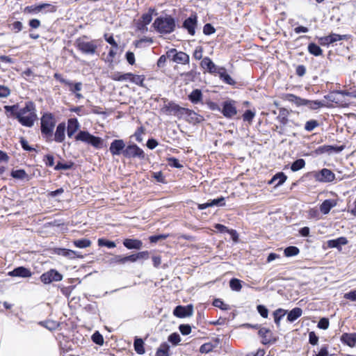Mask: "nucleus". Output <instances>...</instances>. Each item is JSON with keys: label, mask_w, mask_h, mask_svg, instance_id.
Masks as SVG:
<instances>
[{"label": "nucleus", "mask_w": 356, "mask_h": 356, "mask_svg": "<svg viewBox=\"0 0 356 356\" xmlns=\"http://www.w3.org/2000/svg\"><path fill=\"white\" fill-rule=\"evenodd\" d=\"M184 120L188 123L193 125H197L205 120L203 115L198 114L195 111L188 108H186V111L184 115Z\"/></svg>", "instance_id": "obj_19"}, {"label": "nucleus", "mask_w": 356, "mask_h": 356, "mask_svg": "<svg viewBox=\"0 0 356 356\" xmlns=\"http://www.w3.org/2000/svg\"><path fill=\"white\" fill-rule=\"evenodd\" d=\"M284 99L294 104L297 107L307 106L311 110H318L326 106L323 101L309 100L291 93L285 94L284 95Z\"/></svg>", "instance_id": "obj_5"}, {"label": "nucleus", "mask_w": 356, "mask_h": 356, "mask_svg": "<svg viewBox=\"0 0 356 356\" xmlns=\"http://www.w3.org/2000/svg\"><path fill=\"white\" fill-rule=\"evenodd\" d=\"M320 124L316 120H309L305 124V130L311 132L314 131L316 127H319Z\"/></svg>", "instance_id": "obj_56"}, {"label": "nucleus", "mask_w": 356, "mask_h": 356, "mask_svg": "<svg viewBox=\"0 0 356 356\" xmlns=\"http://www.w3.org/2000/svg\"><path fill=\"white\" fill-rule=\"evenodd\" d=\"M149 252L147 250L139 251L131 254H114L107 261V263L111 266H115L117 265H124L127 263H135L138 260L148 259L149 257Z\"/></svg>", "instance_id": "obj_3"}, {"label": "nucleus", "mask_w": 356, "mask_h": 356, "mask_svg": "<svg viewBox=\"0 0 356 356\" xmlns=\"http://www.w3.org/2000/svg\"><path fill=\"white\" fill-rule=\"evenodd\" d=\"M170 236V234H156L149 236L148 239L150 243H156L160 241H163Z\"/></svg>", "instance_id": "obj_49"}, {"label": "nucleus", "mask_w": 356, "mask_h": 356, "mask_svg": "<svg viewBox=\"0 0 356 356\" xmlns=\"http://www.w3.org/2000/svg\"><path fill=\"white\" fill-rule=\"evenodd\" d=\"M255 115L256 112L254 109H247L242 115L243 120L245 122H248L249 124H251L252 123L253 119L255 117Z\"/></svg>", "instance_id": "obj_46"}, {"label": "nucleus", "mask_w": 356, "mask_h": 356, "mask_svg": "<svg viewBox=\"0 0 356 356\" xmlns=\"http://www.w3.org/2000/svg\"><path fill=\"white\" fill-rule=\"evenodd\" d=\"M348 241L345 236H340L337 238L328 240L326 242L328 248H337L338 250H341V247L348 244Z\"/></svg>", "instance_id": "obj_27"}, {"label": "nucleus", "mask_w": 356, "mask_h": 356, "mask_svg": "<svg viewBox=\"0 0 356 356\" xmlns=\"http://www.w3.org/2000/svg\"><path fill=\"white\" fill-rule=\"evenodd\" d=\"M342 344L350 348L356 346V332H343L340 337Z\"/></svg>", "instance_id": "obj_26"}, {"label": "nucleus", "mask_w": 356, "mask_h": 356, "mask_svg": "<svg viewBox=\"0 0 356 356\" xmlns=\"http://www.w3.org/2000/svg\"><path fill=\"white\" fill-rule=\"evenodd\" d=\"M306 162L303 159H297L290 164H287L284 166V169H287L290 165V169L292 172H297L305 168Z\"/></svg>", "instance_id": "obj_37"}, {"label": "nucleus", "mask_w": 356, "mask_h": 356, "mask_svg": "<svg viewBox=\"0 0 356 356\" xmlns=\"http://www.w3.org/2000/svg\"><path fill=\"white\" fill-rule=\"evenodd\" d=\"M51 252L70 259H73V255L75 254L74 250L65 248H54L52 249Z\"/></svg>", "instance_id": "obj_33"}, {"label": "nucleus", "mask_w": 356, "mask_h": 356, "mask_svg": "<svg viewBox=\"0 0 356 356\" xmlns=\"http://www.w3.org/2000/svg\"><path fill=\"white\" fill-rule=\"evenodd\" d=\"M170 346L168 342H163L157 348L156 356H170Z\"/></svg>", "instance_id": "obj_41"}, {"label": "nucleus", "mask_w": 356, "mask_h": 356, "mask_svg": "<svg viewBox=\"0 0 356 356\" xmlns=\"http://www.w3.org/2000/svg\"><path fill=\"white\" fill-rule=\"evenodd\" d=\"M56 126V119L54 113L45 111L40 117V132L42 138L47 143L53 141L54 131Z\"/></svg>", "instance_id": "obj_2"}, {"label": "nucleus", "mask_w": 356, "mask_h": 356, "mask_svg": "<svg viewBox=\"0 0 356 356\" xmlns=\"http://www.w3.org/2000/svg\"><path fill=\"white\" fill-rule=\"evenodd\" d=\"M59 160L56 161V163L54 166V170L56 171H61V170H68L74 169L75 167V163L72 160H65L61 156L57 154Z\"/></svg>", "instance_id": "obj_23"}, {"label": "nucleus", "mask_w": 356, "mask_h": 356, "mask_svg": "<svg viewBox=\"0 0 356 356\" xmlns=\"http://www.w3.org/2000/svg\"><path fill=\"white\" fill-rule=\"evenodd\" d=\"M42 161L46 167L50 168L55 166V157L52 153H48L43 156Z\"/></svg>", "instance_id": "obj_50"}, {"label": "nucleus", "mask_w": 356, "mask_h": 356, "mask_svg": "<svg viewBox=\"0 0 356 356\" xmlns=\"http://www.w3.org/2000/svg\"><path fill=\"white\" fill-rule=\"evenodd\" d=\"M8 275L10 277L27 278L31 277L32 272L30 268L21 266L15 268L11 271H9L8 273Z\"/></svg>", "instance_id": "obj_24"}, {"label": "nucleus", "mask_w": 356, "mask_h": 356, "mask_svg": "<svg viewBox=\"0 0 356 356\" xmlns=\"http://www.w3.org/2000/svg\"><path fill=\"white\" fill-rule=\"evenodd\" d=\"M74 139L76 141H81L90 145L96 149H102L104 144L103 138L90 134L87 130H80L74 136Z\"/></svg>", "instance_id": "obj_6"}, {"label": "nucleus", "mask_w": 356, "mask_h": 356, "mask_svg": "<svg viewBox=\"0 0 356 356\" xmlns=\"http://www.w3.org/2000/svg\"><path fill=\"white\" fill-rule=\"evenodd\" d=\"M168 56L172 62L178 64H188L190 62V56L188 54L178 51L175 48L168 50Z\"/></svg>", "instance_id": "obj_12"}, {"label": "nucleus", "mask_w": 356, "mask_h": 356, "mask_svg": "<svg viewBox=\"0 0 356 356\" xmlns=\"http://www.w3.org/2000/svg\"><path fill=\"white\" fill-rule=\"evenodd\" d=\"M302 314V309L300 307H296L291 310L288 311V313L286 314V321L287 322L292 323L295 322L298 318H300Z\"/></svg>", "instance_id": "obj_34"}, {"label": "nucleus", "mask_w": 356, "mask_h": 356, "mask_svg": "<svg viewBox=\"0 0 356 356\" xmlns=\"http://www.w3.org/2000/svg\"><path fill=\"white\" fill-rule=\"evenodd\" d=\"M134 350L138 355H143L145 353V341L141 337L136 336L134 339Z\"/></svg>", "instance_id": "obj_35"}, {"label": "nucleus", "mask_w": 356, "mask_h": 356, "mask_svg": "<svg viewBox=\"0 0 356 356\" xmlns=\"http://www.w3.org/2000/svg\"><path fill=\"white\" fill-rule=\"evenodd\" d=\"M168 164L171 168L181 169L183 168V165L181 164L179 160L175 157V156H170L167 158Z\"/></svg>", "instance_id": "obj_58"}, {"label": "nucleus", "mask_w": 356, "mask_h": 356, "mask_svg": "<svg viewBox=\"0 0 356 356\" xmlns=\"http://www.w3.org/2000/svg\"><path fill=\"white\" fill-rule=\"evenodd\" d=\"M97 244L99 247H106L108 249H112L116 247L115 241H111L106 238H99L97 241Z\"/></svg>", "instance_id": "obj_47"}, {"label": "nucleus", "mask_w": 356, "mask_h": 356, "mask_svg": "<svg viewBox=\"0 0 356 356\" xmlns=\"http://www.w3.org/2000/svg\"><path fill=\"white\" fill-rule=\"evenodd\" d=\"M318 44L323 47H328L330 44L337 42L335 33H331L328 35L316 37Z\"/></svg>", "instance_id": "obj_32"}, {"label": "nucleus", "mask_w": 356, "mask_h": 356, "mask_svg": "<svg viewBox=\"0 0 356 356\" xmlns=\"http://www.w3.org/2000/svg\"><path fill=\"white\" fill-rule=\"evenodd\" d=\"M243 281L241 280L232 277L229 280V285L230 289L234 291H240L242 288Z\"/></svg>", "instance_id": "obj_48"}, {"label": "nucleus", "mask_w": 356, "mask_h": 356, "mask_svg": "<svg viewBox=\"0 0 356 356\" xmlns=\"http://www.w3.org/2000/svg\"><path fill=\"white\" fill-rule=\"evenodd\" d=\"M286 179L287 176L283 172H278L273 176V180L277 181V182L275 184V188L283 185Z\"/></svg>", "instance_id": "obj_43"}, {"label": "nucleus", "mask_w": 356, "mask_h": 356, "mask_svg": "<svg viewBox=\"0 0 356 356\" xmlns=\"http://www.w3.org/2000/svg\"><path fill=\"white\" fill-rule=\"evenodd\" d=\"M197 13H193L184 20L182 28L186 30L189 35H194L197 26Z\"/></svg>", "instance_id": "obj_16"}, {"label": "nucleus", "mask_w": 356, "mask_h": 356, "mask_svg": "<svg viewBox=\"0 0 356 356\" xmlns=\"http://www.w3.org/2000/svg\"><path fill=\"white\" fill-rule=\"evenodd\" d=\"M291 111L286 108H279V115L276 117L275 120L280 122V130L278 134L282 136L284 134L285 127L289 122V115Z\"/></svg>", "instance_id": "obj_15"}, {"label": "nucleus", "mask_w": 356, "mask_h": 356, "mask_svg": "<svg viewBox=\"0 0 356 356\" xmlns=\"http://www.w3.org/2000/svg\"><path fill=\"white\" fill-rule=\"evenodd\" d=\"M10 177L17 180H26L29 181L31 179V176H29L24 169H13L10 173Z\"/></svg>", "instance_id": "obj_31"}, {"label": "nucleus", "mask_w": 356, "mask_h": 356, "mask_svg": "<svg viewBox=\"0 0 356 356\" xmlns=\"http://www.w3.org/2000/svg\"><path fill=\"white\" fill-rule=\"evenodd\" d=\"M314 356H334V354H330L328 351V345L324 344L321 347L318 353L315 354Z\"/></svg>", "instance_id": "obj_64"}, {"label": "nucleus", "mask_w": 356, "mask_h": 356, "mask_svg": "<svg viewBox=\"0 0 356 356\" xmlns=\"http://www.w3.org/2000/svg\"><path fill=\"white\" fill-rule=\"evenodd\" d=\"M287 313L288 310L282 308H278L273 312L274 322L277 327H280L281 320L284 317L285 315H286Z\"/></svg>", "instance_id": "obj_39"}, {"label": "nucleus", "mask_w": 356, "mask_h": 356, "mask_svg": "<svg viewBox=\"0 0 356 356\" xmlns=\"http://www.w3.org/2000/svg\"><path fill=\"white\" fill-rule=\"evenodd\" d=\"M55 129V131H54L53 141L57 143H63L65 140V134L67 133L66 123L61 122L56 126Z\"/></svg>", "instance_id": "obj_20"}, {"label": "nucleus", "mask_w": 356, "mask_h": 356, "mask_svg": "<svg viewBox=\"0 0 356 356\" xmlns=\"http://www.w3.org/2000/svg\"><path fill=\"white\" fill-rule=\"evenodd\" d=\"M302 178H314L316 181L327 184L335 181L336 175L330 169L323 168L318 170H314L305 173Z\"/></svg>", "instance_id": "obj_7"}, {"label": "nucleus", "mask_w": 356, "mask_h": 356, "mask_svg": "<svg viewBox=\"0 0 356 356\" xmlns=\"http://www.w3.org/2000/svg\"><path fill=\"white\" fill-rule=\"evenodd\" d=\"M23 24L20 21H15L13 23L8 25V28L17 33L20 32L23 29Z\"/></svg>", "instance_id": "obj_61"}, {"label": "nucleus", "mask_w": 356, "mask_h": 356, "mask_svg": "<svg viewBox=\"0 0 356 356\" xmlns=\"http://www.w3.org/2000/svg\"><path fill=\"white\" fill-rule=\"evenodd\" d=\"M126 144L122 139H114L110 144L109 151L112 156H120L122 154L124 156Z\"/></svg>", "instance_id": "obj_18"}, {"label": "nucleus", "mask_w": 356, "mask_h": 356, "mask_svg": "<svg viewBox=\"0 0 356 356\" xmlns=\"http://www.w3.org/2000/svg\"><path fill=\"white\" fill-rule=\"evenodd\" d=\"M320 46L319 44L311 42L307 45V51L311 55L316 57L323 56V51Z\"/></svg>", "instance_id": "obj_38"}, {"label": "nucleus", "mask_w": 356, "mask_h": 356, "mask_svg": "<svg viewBox=\"0 0 356 356\" xmlns=\"http://www.w3.org/2000/svg\"><path fill=\"white\" fill-rule=\"evenodd\" d=\"M73 245L78 248H86L91 245V241L86 238H81L79 239L74 240Z\"/></svg>", "instance_id": "obj_44"}, {"label": "nucleus", "mask_w": 356, "mask_h": 356, "mask_svg": "<svg viewBox=\"0 0 356 356\" xmlns=\"http://www.w3.org/2000/svg\"><path fill=\"white\" fill-rule=\"evenodd\" d=\"M74 46L83 54L86 55H94L97 50V45L94 41H84L81 38L75 40Z\"/></svg>", "instance_id": "obj_9"}, {"label": "nucleus", "mask_w": 356, "mask_h": 356, "mask_svg": "<svg viewBox=\"0 0 356 356\" xmlns=\"http://www.w3.org/2000/svg\"><path fill=\"white\" fill-rule=\"evenodd\" d=\"M188 99L193 104H204L202 90L198 88L193 90L188 95Z\"/></svg>", "instance_id": "obj_30"}, {"label": "nucleus", "mask_w": 356, "mask_h": 356, "mask_svg": "<svg viewBox=\"0 0 356 356\" xmlns=\"http://www.w3.org/2000/svg\"><path fill=\"white\" fill-rule=\"evenodd\" d=\"M300 253V249L295 245H289L284 248V255L286 257H291L298 255Z\"/></svg>", "instance_id": "obj_45"}, {"label": "nucleus", "mask_w": 356, "mask_h": 356, "mask_svg": "<svg viewBox=\"0 0 356 356\" xmlns=\"http://www.w3.org/2000/svg\"><path fill=\"white\" fill-rule=\"evenodd\" d=\"M337 201L334 199H326L322 202L319 207V211L324 215L330 213L331 209L336 207Z\"/></svg>", "instance_id": "obj_29"}, {"label": "nucleus", "mask_w": 356, "mask_h": 356, "mask_svg": "<svg viewBox=\"0 0 356 356\" xmlns=\"http://www.w3.org/2000/svg\"><path fill=\"white\" fill-rule=\"evenodd\" d=\"M186 108L179 106L173 101H169L167 104L163 106L161 111L167 115H171L173 113L174 115L181 118L185 115Z\"/></svg>", "instance_id": "obj_11"}, {"label": "nucleus", "mask_w": 356, "mask_h": 356, "mask_svg": "<svg viewBox=\"0 0 356 356\" xmlns=\"http://www.w3.org/2000/svg\"><path fill=\"white\" fill-rule=\"evenodd\" d=\"M40 12H41L40 8V3L27 6L24 9V13L28 14H38Z\"/></svg>", "instance_id": "obj_59"}, {"label": "nucleus", "mask_w": 356, "mask_h": 356, "mask_svg": "<svg viewBox=\"0 0 356 356\" xmlns=\"http://www.w3.org/2000/svg\"><path fill=\"white\" fill-rule=\"evenodd\" d=\"M212 305L219 308L222 311H227L230 309L229 305L226 304L221 298H216L212 301Z\"/></svg>", "instance_id": "obj_51"}, {"label": "nucleus", "mask_w": 356, "mask_h": 356, "mask_svg": "<svg viewBox=\"0 0 356 356\" xmlns=\"http://www.w3.org/2000/svg\"><path fill=\"white\" fill-rule=\"evenodd\" d=\"M145 79V76L144 75H137L134 74V76L132 80H131V83H133L137 86L140 87H145L144 81Z\"/></svg>", "instance_id": "obj_60"}, {"label": "nucleus", "mask_w": 356, "mask_h": 356, "mask_svg": "<svg viewBox=\"0 0 356 356\" xmlns=\"http://www.w3.org/2000/svg\"><path fill=\"white\" fill-rule=\"evenodd\" d=\"M257 311L262 318H267L268 317L269 310L264 305H257Z\"/></svg>", "instance_id": "obj_63"}, {"label": "nucleus", "mask_w": 356, "mask_h": 356, "mask_svg": "<svg viewBox=\"0 0 356 356\" xmlns=\"http://www.w3.org/2000/svg\"><path fill=\"white\" fill-rule=\"evenodd\" d=\"M172 314L175 316L179 318L189 317L193 314V305L192 304H188L187 305H177L174 308Z\"/></svg>", "instance_id": "obj_17"}, {"label": "nucleus", "mask_w": 356, "mask_h": 356, "mask_svg": "<svg viewBox=\"0 0 356 356\" xmlns=\"http://www.w3.org/2000/svg\"><path fill=\"white\" fill-rule=\"evenodd\" d=\"M92 341L99 346L104 344V340L102 334L99 331H95L91 336Z\"/></svg>", "instance_id": "obj_57"}, {"label": "nucleus", "mask_w": 356, "mask_h": 356, "mask_svg": "<svg viewBox=\"0 0 356 356\" xmlns=\"http://www.w3.org/2000/svg\"><path fill=\"white\" fill-rule=\"evenodd\" d=\"M236 102L227 98L221 103L220 113L227 119H232L237 114Z\"/></svg>", "instance_id": "obj_10"}, {"label": "nucleus", "mask_w": 356, "mask_h": 356, "mask_svg": "<svg viewBox=\"0 0 356 356\" xmlns=\"http://www.w3.org/2000/svg\"><path fill=\"white\" fill-rule=\"evenodd\" d=\"M168 341L173 346H176L181 341V337L178 332H172L168 337Z\"/></svg>", "instance_id": "obj_55"}, {"label": "nucleus", "mask_w": 356, "mask_h": 356, "mask_svg": "<svg viewBox=\"0 0 356 356\" xmlns=\"http://www.w3.org/2000/svg\"><path fill=\"white\" fill-rule=\"evenodd\" d=\"M258 335L261 338V343L264 346H270L275 343L278 337L274 336L273 332L267 327H263L258 330Z\"/></svg>", "instance_id": "obj_13"}, {"label": "nucleus", "mask_w": 356, "mask_h": 356, "mask_svg": "<svg viewBox=\"0 0 356 356\" xmlns=\"http://www.w3.org/2000/svg\"><path fill=\"white\" fill-rule=\"evenodd\" d=\"M123 156L127 159L137 158L140 160H148V157L143 149L134 143H129L127 145Z\"/></svg>", "instance_id": "obj_8"}, {"label": "nucleus", "mask_w": 356, "mask_h": 356, "mask_svg": "<svg viewBox=\"0 0 356 356\" xmlns=\"http://www.w3.org/2000/svg\"><path fill=\"white\" fill-rule=\"evenodd\" d=\"M63 278V275L54 268H51L47 272L43 273L40 277V281L44 284L61 281Z\"/></svg>", "instance_id": "obj_14"}, {"label": "nucleus", "mask_w": 356, "mask_h": 356, "mask_svg": "<svg viewBox=\"0 0 356 356\" xmlns=\"http://www.w3.org/2000/svg\"><path fill=\"white\" fill-rule=\"evenodd\" d=\"M123 245L127 250H140L143 248V241L135 238H126L122 241Z\"/></svg>", "instance_id": "obj_25"}, {"label": "nucleus", "mask_w": 356, "mask_h": 356, "mask_svg": "<svg viewBox=\"0 0 356 356\" xmlns=\"http://www.w3.org/2000/svg\"><path fill=\"white\" fill-rule=\"evenodd\" d=\"M210 207H223L225 205V198L223 196L218 197L213 200H209Z\"/></svg>", "instance_id": "obj_53"}, {"label": "nucleus", "mask_w": 356, "mask_h": 356, "mask_svg": "<svg viewBox=\"0 0 356 356\" xmlns=\"http://www.w3.org/2000/svg\"><path fill=\"white\" fill-rule=\"evenodd\" d=\"M40 11L43 13H54L57 10V6L49 3H40Z\"/></svg>", "instance_id": "obj_42"}, {"label": "nucleus", "mask_w": 356, "mask_h": 356, "mask_svg": "<svg viewBox=\"0 0 356 356\" xmlns=\"http://www.w3.org/2000/svg\"><path fill=\"white\" fill-rule=\"evenodd\" d=\"M154 15H157L158 13H156V10L154 8L150 7V8H149L147 12L143 13L138 20L145 23V24L148 25L152 21Z\"/></svg>", "instance_id": "obj_36"}, {"label": "nucleus", "mask_w": 356, "mask_h": 356, "mask_svg": "<svg viewBox=\"0 0 356 356\" xmlns=\"http://www.w3.org/2000/svg\"><path fill=\"white\" fill-rule=\"evenodd\" d=\"M176 24L177 20L174 17L165 14L156 17L152 26L159 33L170 34L175 30Z\"/></svg>", "instance_id": "obj_4"}, {"label": "nucleus", "mask_w": 356, "mask_h": 356, "mask_svg": "<svg viewBox=\"0 0 356 356\" xmlns=\"http://www.w3.org/2000/svg\"><path fill=\"white\" fill-rule=\"evenodd\" d=\"M104 38L106 42H108L112 47L115 49H118L119 46L115 40L114 39V37L113 34H108L105 33L104 35Z\"/></svg>", "instance_id": "obj_62"}, {"label": "nucleus", "mask_w": 356, "mask_h": 356, "mask_svg": "<svg viewBox=\"0 0 356 356\" xmlns=\"http://www.w3.org/2000/svg\"><path fill=\"white\" fill-rule=\"evenodd\" d=\"M81 125L76 118H70L67 120L66 125V131L68 138H72L74 134L79 132Z\"/></svg>", "instance_id": "obj_22"}, {"label": "nucleus", "mask_w": 356, "mask_h": 356, "mask_svg": "<svg viewBox=\"0 0 356 356\" xmlns=\"http://www.w3.org/2000/svg\"><path fill=\"white\" fill-rule=\"evenodd\" d=\"M3 109L8 118L16 119L25 127H32L38 119L35 104L33 101L25 102L24 106L22 108H20L17 103L13 105H5Z\"/></svg>", "instance_id": "obj_1"}, {"label": "nucleus", "mask_w": 356, "mask_h": 356, "mask_svg": "<svg viewBox=\"0 0 356 356\" xmlns=\"http://www.w3.org/2000/svg\"><path fill=\"white\" fill-rule=\"evenodd\" d=\"M69 83H66L65 86L69 87L70 91L72 93H76V92H79L82 89V83L81 82H72L68 80Z\"/></svg>", "instance_id": "obj_54"}, {"label": "nucleus", "mask_w": 356, "mask_h": 356, "mask_svg": "<svg viewBox=\"0 0 356 356\" xmlns=\"http://www.w3.org/2000/svg\"><path fill=\"white\" fill-rule=\"evenodd\" d=\"M217 74L223 83L232 86H234L236 84V81L228 74L225 67L221 66L217 72Z\"/></svg>", "instance_id": "obj_28"}, {"label": "nucleus", "mask_w": 356, "mask_h": 356, "mask_svg": "<svg viewBox=\"0 0 356 356\" xmlns=\"http://www.w3.org/2000/svg\"><path fill=\"white\" fill-rule=\"evenodd\" d=\"M193 69L191 70L181 74V76L184 77L185 81H195L197 79V76L200 75V72L196 71V64H193Z\"/></svg>", "instance_id": "obj_40"}, {"label": "nucleus", "mask_w": 356, "mask_h": 356, "mask_svg": "<svg viewBox=\"0 0 356 356\" xmlns=\"http://www.w3.org/2000/svg\"><path fill=\"white\" fill-rule=\"evenodd\" d=\"M200 66L202 69L205 70L207 72L211 74L216 75L217 72L219 70L221 66L216 65L213 60L208 56H205L202 58Z\"/></svg>", "instance_id": "obj_21"}, {"label": "nucleus", "mask_w": 356, "mask_h": 356, "mask_svg": "<svg viewBox=\"0 0 356 356\" xmlns=\"http://www.w3.org/2000/svg\"><path fill=\"white\" fill-rule=\"evenodd\" d=\"M19 143L21 145V147L24 151L26 152H38V150L33 147V146L30 145L27 141V140L24 137H20L19 138Z\"/></svg>", "instance_id": "obj_52"}]
</instances>
